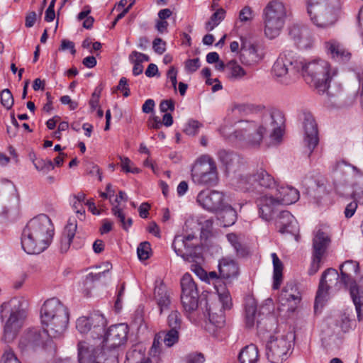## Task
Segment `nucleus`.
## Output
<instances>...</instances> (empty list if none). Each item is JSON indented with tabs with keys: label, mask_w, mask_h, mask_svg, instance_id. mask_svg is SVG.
Listing matches in <instances>:
<instances>
[{
	"label": "nucleus",
	"mask_w": 363,
	"mask_h": 363,
	"mask_svg": "<svg viewBox=\"0 0 363 363\" xmlns=\"http://www.w3.org/2000/svg\"><path fill=\"white\" fill-rule=\"evenodd\" d=\"M284 124V113L278 109H272L263 114L260 123L240 121L233 135L247 145L257 147L260 145L264 133H269L272 140L278 144L282 139Z\"/></svg>",
	"instance_id": "f257e3e1"
},
{
	"label": "nucleus",
	"mask_w": 363,
	"mask_h": 363,
	"mask_svg": "<svg viewBox=\"0 0 363 363\" xmlns=\"http://www.w3.org/2000/svg\"><path fill=\"white\" fill-rule=\"evenodd\" d=\"M54 235V226L45 214H39L30 219L22 230L21 243L29 255H38L50 245Z\"/></svg>",
	"instance_id": "f03ea898"
},
{
	"label": "nucleus",
	"mask_w": 363,
	"mask_h": 363,
	"mask_svg": "<svg viewBox=\"0 0 363 363\" xmlns=\"http://www.w3.org/2000/svg\"><path fill=\"white\" fill-rule=\"evenodd\" d=\"M28 311V303L22 297H15L3 303L0 307L1 318L6 319L3 339L10 342L17 336L23 326Z\"/></svg>",
	"instance_id": "7ed1b4c3"
},
{
	"label": "nucleus",
	"mask_w": 363,
	"mask_h": 363,
	"mask_svg": "<svg viewBox=\"0 0 363 363\" xmlns=\"http://www.w3.org/2000/svg\"><path fill=\"white\" fill-rule=\"evenodd\" d=\"M362 179H363L362 169L344 160L337 163L334 184L338 194L343 196L348 195L349 194L345 191V186H350L353 189L350 194L352 197L363 203V187L358 184Z\"/></svg>",
	"instance_id": "20e7f679"
},
{
	"label": "nucleus",
	"mask_w": 363,
	"mask_h": 363,
	"mask_svg": "<svg viewBox=\"0 0 363 363\" xmlns=\"http://www.w3.org/2000/svg\"><path fill=\"white\" fill-rule=\"evenodd\" d=\"M211 280H214L215 285L219 301L206 302V312L208 316L209 323L216 328H221L225 323L224 314L225 310H228L232 306V299L228 290L225 286L220 284L221 281L218 277L216 272L207 273V278L205 281L210 283Z\"/></svg>",
	"instance_id": "39448f33"
},
{
	"label": "nucleus",
	"mask_w": 363,
	"mask_h": 363,
	"mask_svg": "<svg viewBox=\"0 0 363 363\" xmlns=\"http://www.w3.org/2000/svg\"><path fill=\"white\" fill-rule=\"evenodd\" d=\"M306 1L308 14L315 26L327 28L336 23L341 9V0Z\"/></svg>",
	"instance_id": "423d86ee"
},
{
	"label": "nucleus",
	"mask_w": 363,
	"mask_h": 363,
	"mask_svg": "<svg viewBox=\"0 0 363 363\" xmlns=\"http://www.w3.org/2000/svg\"><path fill=\"white\" fill-rule=\"evenodd\" d=\"M303 68V58L292 50H286L274 63L272 73L280 83L288 85L298 77Z\"/></svg>",
	"instance_id": "0eeeda50"
},
{
	"label": "nucleus",
	"mask_w": 363,
	"mask_h": 363,
	"mask_svg": "<svg viewBox=\"0 0 363 363\" xmlns=\"http://www.w3.org/2000/svg\"><path fill=\"white\" fill-rule=\"evenodd\" d=\"M277 198L264 195L257 200L259 216L265 220L272 218L275 206L279 204L290 205L296 202L299 199V192L290 186H277Z\"/></svg>",
	"instance_id": "6e6552de"
},
{
	"label": "nucleus",
	"mask_w": 363,
	"mask_h": 363,
	"mask_svg": "<svg viewBox=\"0 0 363 363\" xmlns=\"http://www.w3.org/2000/svg\"><path fill=\"white\" fill-rule=\"evenodd\" d=\"M286 16V8L279 1H269L263 10L264 33L270 39L279 35L284 27Z\"/></svg>",
	"instance_id": "1a4fd4ad"
},
{
	"label": "nucleus",
	"mask_w": 363,
	"mask_h": 363,
	"mask_svg": "<svg viewBox=\"0 0 363 363\" xmlns=\"http://www.w3.org/2000/svg\"><path fill=\"white\" fill-rule=\"evenodd\" d=\"M191 179L194 184L205 186H215L219 178L216 162L205 155L196 160L191 169Z\"/></svg>",
	"instance_id": "9d476101"
},
{
	"label": "nucleus",
	"mask_w": 363,
	"mask_h": 363,
	"mask_svg": "<svg viewBox=\"0 0 363 363\" xmlns=\"http://www.w3.org/2000/svg\"><path fill=\"white\" fill-rule=\"evenodd\" d=\"M172 248L184 261L194 262L201 257L199 238L194 233L175 235Z\"/></svg>",
	"instance_id": "9b49d317"
},
{
	"label": "nucleus",
	"mask_w": 363,
	"mask_h": 363,
	"mask_svg": "<svg viewBox=\"0 0 363 363\" xmlns=\"http://www.w3.org/2000/svg\"><path fill=\"white\" fill-rule=\"evenodd\" d=\"M291 341L285 335H270L266 345L265 355L270 363H283L289 357Z\"/></svg>",
	"instance_id": "f8f14e48"
},
{
	"label": "nucleus",
	"mask_w": 363,
	"mask_h": 363,
	"mask_svg": "<svg viewBox=\"0 0 363 363\" xmlns=\"http://www.w3.org/2000/svg\"><path fill=\"white\" fill-rule=\"evenodd\" d=\"M128 326L125 323H120L111 325L108 329L105 331L104 328V333L100 336L99 340H102L101 342V352L106 350L115 349L123 344L127 340V335L128 333Z\"/></svg>",
	"instance_id": "ddd939ff"
},
{
	"label": "nucleus",
	"mask_w": 363,
	"mask_h": 363,
	"mask_svg": "<svg viewBox=\"0 0 363 363\" xmlns=\"http://www.w3.org/2000/svg\"><path fill=\"white\" fill-rule=\"evenodd\" d=\"M47 331L43 328H30L21 336L18 347L21 351H36L45 348L52 343Z\"/></svg>",
	"instance_id": "4468645a"
},
{
	"label": "nucleus",
	"mask_w": 363,
	"mask_h": 363,
	"mask_svg": "<svg viewBox=\"0 0 363 363\" xmlns=\"http://www.w3.org/2000/svg\"><path fill=\"white\" fill-rule=\"evenodd\" d=\"M106 325V318L99 313H94L89 317H80L76 323V328L80 333L85 334L89 332L94 340L102 335Z\"/></svg>",
	"instance_id": "2eb2a0df"
},
{
	"label": "nucleus",
	"mask_w": 363,
	"mask_h": 363,
	"mask_svg": "<svg viewBox=\"0 0 363 363\" xmlns=\"http://www.w3.org/2000/svg\"><path fill=\"white\" fill-rule=\"evenodd\" d=\"M181 301L186 312H192L198 308L199 293L191 276L186 273L181 279Z\"/></svg>",
	"instance_id": "dca6fc26"
},
{
	"label": "nucleus",
	"mask_w": 363,
	"mask_h": 363,
	"mask_svg": "<svg viewBox=\"0 0 363 363\" xmlns=\"http://www.w3.org/2000/svg\"><path fill=\"white\" fill-rule=\"evenodd\" d=\"M257 322L258 333L264 335L265 330L272 331L275 329L276 321L271 315L261 320L257 319V303L255 300H250L245 306V323L248 328H251Z\"/></svg>",
	"instance_id": "f3484780"
},
{
	"label": "nucleus",
	"mask_w": 363,
	"mask_h": 363,
	"mask_svg": "<svg viewBox=\"0 0 363 363\" xmlns=\"http://www.w3.org/2000/svg\"><path fill=\"white\" fill-rule=\"evenodd\" d=\"M57 312V315L43 325V328L47 331L50 338L60 337L68 326L69 320L68 308L65 306V308H61Z\"/></svg>",
	"instance_id": "a211bd4d"
},
{
	"label": "nucleus",
	"mask_w": 363,
	"mask_h": 363,
	"mask_svg": "<svg viewBox=\"0 0 363 363\" xmlns=\"http://www.w3.org/2000/svg\"><path fill=\"white\" fill-rule=\"evenodd\" d=\"M303 128L304 132L303 142L309 150V155L319 142L318 127L315 118L311 113H303Z\"/></svg>",
	"instance_id": "6ab92c4d"
},
{
	"label": "nucleus",
	"mask_w": 363,
	"mask_h": 363,
	"mask_svg": "<svg viewBox=\"0 0 363 363\" xmlns=\"http://www.w3.org/2000/svg\"><path fill=\"white\" fill-rule=\"evenodd\" d=\"M196 201L201 206L211 212L217 211L224 206L223 193L215 190L207 189L200 191Z\"/></svg>",
	"instance_id": "aec40b11"
},
{
	"label": "nucleus",
	"mask_w": 363,
	"mask_h": 363,
	"mask_svg": "<svg viewBox=\"0 0 363 363\" xmlns=\"http://www.w3.org/2000/svg\"><path fill=\"white\" fill-rule=\"evenodd\" d=\"M219 162L225 167L226 172H236L244 165L242 159L235 152L224 149L217 152Z\"/></svg>",
	"instance_id": "412c9836"
},
{
	"label": "nucleus",
	"mask_w": 363,
	"mask_h": 363,
	"mask_svg": "<svg viewBox=\"0 0 363 363\" xmlns=\"http://www.w3.org/2000/svg\"><path fill=\"white\" fill-rule=\"evenodd\" d=\"M289 35L294 43L301 49H307L311 46V33L306 26L298 24L293 25L289 28Z\"/></svg>",
	"instance_id": "4be33fe9"
},
{
	"label": "nucleus",
	"mask_w": 363,
	"mask_h": 363,
	"mask_svg": "<svg viewBox=\"0 0 363 363\" xmlns=\"http://www.w3.org/2000/svg\"><path fill=\"white\" fill-rule=\"evenodd\" d=\"M154 300L159 308L160 314L170 309L172 293L162 281H157L154 289Z\"/></svg>",
	"instance_id": "5701e85b"
},
{
	"label": "nucleus",
	"mask_w": 363,
	"mask_h": 363,
	"mask_svg": "<svg viewBox=\"0 0 363 363\" xmlns=\"http://www.w3.org/2000/svg\"><path fill=\"white\" fill-rule=\"evenodd\" d=\"M330 64L324 60H316L308 63H306L303 60V68L301 73L303 74L307 84L314 83V79H316L318 74L321 72H326L329 69Z\"/></svg>",
	"instance_id": "b1692460"
},
{
	"label": "nucleus",
	"mask_w": 363,
	"mask_h": 363,
	"mask_svg": "<svg viewBox=\"0 0 363 363\" xmlns=\"http://www.w3.org/2000/svg\"><path fill=\"white\" fill-rule=\"evenodd\" d=\"M276 227L282 234L296 235L298 231V223L294 216L288 211H282L276 219Z\"/></svg>",
	"instance_id": "393cba45"
},
{
	"label": "nucleus",
	"mask_w": 363,
	"mask_h": 363,
	"mask_svg": "<svg viewBox=\"0 0 363 363\" xmlns=\"http://www.w3.org/2000/svg\"><path fill=\"white\" fill-rule=\"evenodd\" d=\"M60 301L56 298H52L45 301L40 308V320L42 325L50 321L57 315L61 308H65Z\"/></svg>",
	"instance_id": "a878e982"
},
{
	"label": "nucleus",
	"mask_w": 363,
	"mask_h": 363,
	"mask_svg": "<svg viewBox=\"0 0 363 363\" xmlns=\"http://www.w3.org/2000/svg\"><path fill=\"white\" fill-rule=\"evenodd\" d=\"M327 53L334 60L339 62H346L350 60V53L344 48L343 45L336 40H330L325 43Z\"/></svg>",
	"instance_id": "bb28decb"
},
{
	"label": "nucleus",
	"mask_w": 363,
	"mask_h": 363,
	"mask_svg": "<svg viewBox=\"0 0 363 363\" xmlns=\"http://www.w3.org/2000/svg\"><path fill=\"white\" fill-rule=\"evenodd\" d=\"M253 181L257 186L265 189H272L277 186L275 179L263 167H257L254 172Z\"/></svg>",
	"instance_id": "cd10ccee"
},
{
	"label": "nucleus",
	"mask_w": 363,
	"mask_h": 363,
	"mask_svg": "<svg viewBox=\"0 0 363 363\" xmlns=\"http://www.w3.org/2000/svg\"><path fill=\"white\" fill-rule=\"evenodd\" d=\"M330 243L329 235L322 229L318 228L314 231L313 239V253L316 254L317 257L323 255L328 247Z\"/></svg>",
	"instance_id": "c85d7f7f"
},
{
	"label": "nucleus",
	"mask_w": 363,
	"mask_h": 363,
	"mask_svg": "<svg viewBox=\"0 0 363 363\" xmlns=\"http://www.w3.org/2000/svg\"><path fill=\"white\" fill-rule=\"evenodd\" d=\"M279 301L282 305L294 301V305L299 303L301 300V294L295 282H288L282 289L279 295Z\"/></svg>",
	"instance_id": "c756f323"
},
{
	"label": "nucleus",
	"mask_w": 363,
	"mask_h": 363,
	"mask_svg": "<svg viewBox=\"0 0 363 363\" xmlns=\"http://www.w3.org/2000/svg\"><path fill=\"white\" fill-rule=\"evenodd\" d=\"M218 270L221 278L228 279L235 278L238 274V266L230 257H223L218 262Z\"/></svg>",
	"instance_id": "7c9ffc66"
},
{
	"label": "nucleus",
	"mask_w": 363,
	"mask_h": 363,
	"mask_svg": "<svg viewBox=\"0 0 363 363\" xmlns=\"http://www.w3.org/2000/svg\"><path fill=\"white\" fill-rule=\"evenodd\" d=\"M342 283L347 286L354 281V276L359 272V263L353 260H347L340 267Z\"/></svg>",
	"instance_id": "2f4dec72"
},
{
	"label": "nucleus",
	"mask_w": 363,
	"mask_h": 363,
	"mask_svg": "<svg viewBox=\"0 0 363 363\" xmlns=\"http://www.w3.org/2000/svg\"><path fill=\"white\" fill-rule=\"evenodd\" d=\"M77 228V224L76 219L74 218H69L60 239L61 252H66L68 250L74 238Z\"/></svg>",
	"instance_id": "473e14b6"
},
{
	"label": "nucleus",
	"mask_w": 363,
	"mask_h": 363,
	"mask_svg": "<svg viewBox=\"0 0 363 363\" xmlns=\"http://www.w3.org/2000/svg\"><path fill=\"white\" fill-rule=\"evenodd\" d=\"M337 74L336 69H326V72H321V74H318L316 79H314V83L308 84L310 86L314 87L318 92L325 93L330 86V82L332 78Z\"/></svg>",
	"instance_id": "72a5a7b5"
},
{
	"label": "nucleus",
	"mask_w": 363,
	"mask_h": 363,
	"mask_svg": "<svg viewBox=\"0 0 363 363\" xmlns=\"http://www.w3.org/2000/svg\"><path fill=\"white\" fill-rule=\"evenodd\" d=\"M337 74L336 69H326V72H321V74H318L316 79H314V83L308 84L310 86L314 87L318 92L325 93L330 86V82L332 78Z\"/></svg>",
	"instance_id": "f704fd0d"
},
{
	"label": "nucleus",
	"mask_w": 363,
	"mask_h": 363,
	"mask_svg": "<svg viewBox=\"0 0 363 363\" xmlns=\"http://www.w3.org/2000/svg\"><path fill=\"white\" fill-rule=\"evenodd\" d=\"M241 40V53L240 59L242 64L250 65L256 61L257 49L255 46L250 42H247L243 38Z\"/></svg>",
	"instance_id": "c9c22d12"
},
{
	"label": "nucleus",
	"mask_w": 363,
	"mask_h": 363,
	"mask_svg": "<svg viewBox=\"0 0 363 363\" xmlns=\"http://www.w3.org/2000/svg\"><path fill=\"white\" fill-rule=\"evenodd\" d=\"M320 281L325 282V285L333 286L334 290H339L345 286L342 283V277H340L337 271L333 268H329L323 273Z\"/></svg>",
	"instance_id": "e433bc0d"
},
{
	"label": "nucleus",
	"mask_w": 363,
	"mask_h": 363,
	"mask_svg": "<svg viewBox=\"0 0 363 363\" xmlns=\"http://www.w3.org/2000/svg\"><path fill=\"white\" fill-rule=\"evenodd\" d=\"M239 363H256L259 360V350L254 344L243 347L238 354Z\"/></svg>",
	"instance_id": "4c0bfd02"
},
{
	"label": "nucleus",
	"mask_w": 363,
	"mask_h": 363,
	"mask_svg": "<svg viewBox=\"0 0 363 363\" xmlns=\"http://www.w3.org/2000/svg\"><path fill=\"white\" fill-rule=\"evenodd\" d=\"M218 220L223 227L233 225L237 220V213L230 206H225L220 209Z\"/></svg>",
	"instance_id": "58836bf2"
},
{
	"label": "nucleus",
	"mask_w": 363,
	"mask_h": 363,
	"mask_svg": "<svg viewBox=\"0 0 363 363\" xmlns=\"http://www.w3.org/2000/svg\"><path fill=\"white\" fill-rule=\"evenodd\" d=\"M105 269L103 272H99L97 274H94L92 272L88 274L86 276L85 279L84 280V286L86 288L85 290H87L86 291V294L88 296L89 294V291L88 289H90L93 288L94 286V282L95 281H99L102 277H104L106 273L109 272V270L112 268V264L106 262L104 263Z\"/></svg>",
	"instance_id": "ea45409f"
},
{
	"label": "nucleus",
	"mask_w": 363,
	"mask_h": 363,
	"mask_svg": "<svg viewBox=\"0 0 363 363\" xmlns=\"http://www.w3.org/2000/svg\"><path fill=\"white\" fill-rule=\"evenodd\" d=\"M333 289V286L325 285V282L320 281L318 289L316 293L314 309L315 311L320 306L322 308L325 302L329 297V290Z\"/></svg>",
	"instance_id": "a19ab883"
},
{
	"label": "nucleus",
	"mask_w": 363,
	"mask_h": 363,
	"mask_svg": "<svg viewBox=\"0 0 363 363\" xmlns=\"http://www.w3.org/2000/svg\"><path fill=\"white\" fill-rule=\"evenodd\" d=\"M256 184L253 181V174H240L237 179V187L242 191L255 192Z\"/></svg>",
	"instance_id": "79ce46f5"
},
{
	"label": "nucleus",
	"mask_w": 363,
	"mask_h": 363,
	"mask_svg": "<svg viewBox=\"0 0 363 363\" xmlns=\"http://www.w3.org/2000/svg\"><path fill=\"white\" fill-rule=\"evenodd\" d=\"M271 257L272 258L273 267H274V284L273 288L274 289H279L281 278H282V269L283 265L281 260L279 259L277 255L275 252L272 253Z\"/></svg>",
	"instance_id": "37998d69"
},
{
	"label": "nucleus",
	"mask_w": 363,
	"mask_h": 363,
	"mask_svg": "<svg viewBox=\"0 0 363 363\" xmlns=\"http://www.w3.org/2000/svg\"><path fill=\"white\" fill-rule=\"evenodd\" d=\"M228 77L232 80H240L246 74L245 70L235 61H230L226 64Z\"/></svg>",
	"instance_id": "c03bdc74"
},
{
	"label": "nucleus",
	"mask_w": 363,
	"mask_h": 363,
	"mask_svg": "<svg viewBox=\"0 0 363 363\" xmlns=\"http://www.w3.org/2000/svg\"><path fill=\"white\" fill-rule=\"evenodd\" d=\"M111 212L113 215L118 218V221L121 223V225L123 228V229L125 231H128L133 224L132 218H126L125 214L123 208H121L118 205H114L113 203Z\"/></svg>",
	"instance_id": "a18cd8bd"
},
{
	"label": "nucleus",
	"mask_w": 363,
	"mask_h": 363,
	"mask_svg": "<svg viewBox=\"0 0 363 363\" xmlns=\"http://www.w3.org/2000/svg\"><path fill=\"white\" fill-rule=\"evenodd\" d=\"M225 16V11L220 8L212 14L209 21L205 24V28L208 31L213 30L224 19Z\"/></svg>",
	"instance_id": "49530a36"
},
{
	"label": "nucleus",
	"mask_w": 363,
	"mask_h": 363,
	"mask_svg": "<svg viewBox=\"0 0 363 363\" xmlns=\"http://www.w3.org/2000/svg\"><path fill=\"white\" fill-rule=\"evenodd\" d=\"M350 295L355 306L358 319L360 320L361 308H363V290H359L355 289L354 286H351Z\"/></svg>",
	"instance_id": "de8ad7c7"
},
{
	"label": "nucleus",
	"mask_w": 363,
	"mask_h": 363,
	"mask_svg": "<svg viewBox=\"0 0 363 363\" xmlns=\"http://www.w3.org/2000/svg\"><path fill=\"white\" fill-rule=\"evenodd\" d=\"M228 241L231 244L235 250L237 255L245 257L247 254V250L238 240V236L235 233H229L226 235Z\"/></svg>",
	"instance_id": "09e8293b"
},
{
	"label": "nucleus",
	"mask_w": 363,
	"mask_h": 363,
	"mask_svg": "<svg viewBox=\"0 0 363 363\" xmlns=\"http://www.w3.org/2000/svg\"><path fill=\"white\" fill-rule=\"evenodd\" d=\"M33 163L35 169L43 174H47L55 168V164L50 160L35 159L33 160Z\"/></svg>",
	"instance_id": "8fccbe9b"
},
{
	"label": "nucleus",
	"mask_w": 363,
	"mask_h": 363,
	"mask_svg": "<svg viewBox=\"0 0 363 363\" xmlns=\"http://www.w3.org/2000/svg\"><path fill=\"white\" fill-rule=\"evenodd\" d=\"M162 337V342L164 345L170 347L176 344L179 340V330L170 329L167 332H160Z\"/></svg>",
	"instance_id": "3c124183"
},
{
	"label": "nucleus",
	"mask_w": 363,
	"mask_h": 363,
	"mask_svg": "<svg viewBox=\"0 0 363 363\" xmlns=\"http://www.w3.org/2000/svg\"><path fill=\"white\" fill-rule=\"evenodd\" d=\"M182 315L180 313L177 311H172L167 317V325L170 329L179 330L182 328Z\"/></svg>",
	"instance_id": "603ef678"
},
{
	"label": "nucleus",
	"mask_w": 363,
	"mask_h": 363,
	"mask_svg": "<svg viewBox=\"0 0 363 363\" xmlns=\"http://www.w3.org/2000/svg\"><path fill=\"white\" fill-rule=\"evenodd\" d=\"M1 104L6 109H11L14 104V99L11 91L9 89H4L0 94Z\"/></svg>",
	"instance_id": "864d4df0"
},
{
	"label": "nucleus",
	"mask_w": 363,
	"mask_h": 363,
	"mask_svg": "<svg viewBox=\"0 0 363 363\" xmlns=\"http://www.w3.org/2000/svg\"><path fill=\"white\" fill-rule=\"evenodd\" d=\"M150 252L151 247L148 242H143L138 246L137 254L139 259H147L150 257Z\"/></svg>",
	"instance_id": "5fc2aeb1"
},
{
	"label": "nucleus",
	"mask_w": 363,
	"mask_h": 363,
	"mask_svg": "<svg viewBox=\"0 0 363 363\" xmlns=\"http://www.w3.org/2000/svg\"><path fill=\"white\" fill-rule=\"evenodd\" d=\"M203 124L196 120H189L184 128V132L189 135H195L199 133Z\"/></svg>",
	"instance_id": "6e6d98bb"
},
{
	"label": "nucleus",
	"mask_w": 363,
	"mask_h": 363,
	"mask_svg": "<svg viewBox=\"0 0 363 363\" xmlns=\"http://www.w3.org/2000/svg\"><path fill=\"white\" fill-rule=\"evenodd\" d=\"M205 357L201 352H192L186 354L182 363H204Z\"/></svg>",
	"instance_id": "4d7b16f0"
},
{
	"label": "nucleus",
	"mask_w": 363,
	"mask_h": 363,
	"mask_svg": "<svg viewBox=\"0 0 363 363\" xmlns=\"http://www.w3.org/2000/svg\"><path fill=\"white\" fill-rule=\"evenodd\" d=\"M1 363H21V362L14 352L11 348H7L1 356Z\"/></svg>",
	"instance_id": "13d9d810"
},
{
	"label": "nucleus",
	"mask_w": 363,
	"mask_h": 363,
	"mask_svg": "<svg viewBox=\"0 0 363 363\" xmlns=\"http://www.w3.org/2000/svg\"><path fill=\"white\" fill-rule=\"evenodd\" d=\"M119 159L121 160V167L125 172H131L133 174H138L140 172V169L138 168L130 167L132 162L128 157L120 156Z\"/></svg>",
	"instance_id": "bf43d9fd"
},
{
	"label": "nucleus",
	"mask_w": 363,
	"mask_h": 363,
	"mask_svg": "<svg viewBox=\"0 0 363 363\" xmlns=\"http://www.w3.org/2000/svg\"><path fill=\"white\" fill-rule=\"evenodd\" d=\"M201 67L199 58L189 59L185 62L184 68L186 72L193 73Z\"/></svg>",
	"instance_id": "052dcab7"
},
{
	"label": "nucleus",
	"mask_w": 363,
	"mask_h": 363,
	"mask_svg": "<svg viewBox=\"0 0 363 363\" xmlns=\"http://www.w3.org/2000/svg\"><path fill=\"white\" fill-rule=\"evenodd\" d=\"M316 255V254L313 253V260L308 269L309 275H313L319 270L323 255L318 257Z\"/></svg>",
	"instance_id": "680f3d73"
},
{
	"label": "nucleus",
	"mask_w": 363,
	"mask_h": 363,
	"mask_svg": "<svg viewBox=\"0 0 363 363\" xmlns=\"http://www.w3.org/2000/svg\"><path fill=\"white\" fill-rule=\"evenodd\" d=\"M253 18L252 9L246 6L240 11L239 19L241 22H248Z\"/></svg>",
	"instance_id": "e2e57ef3"
},
{
	"label": "nucleus",
	"mask_w": 363,
	"mask_h": 363,
	"mask_svg": "<svg viewBox=\"0 0 363 363\" xmlns=\"http://www.w3.org/2000/svg\"><path fill=\"white\" fill-rule=\"evenodd\" d=\"M118 91H122L125 97H128L130 94V91L128 84V79L123 77L120 79L118 86H116Z\"/></svg>",
	"instance_id": "0e129e2a"
},
{
	"label": "nucleus",
	"mask_w": 363,
	"mask_h": 363,
	"mask_svg": "<svg viewBox=\"0 0 363 363\" xmlns=\"http://www.w3.org/2000/svg\"><path fill=\"white\" fill-rule=\"evenodd\" d=\"M152 48L156 53L162 55L166 50V43L160 38H156L152 42Z\"/></svg>",
	"instance_id": "69168bd1"
},
{
	"label": "nucleus",
	"mask_w": 363,
	"mask_h": 363,
	"mask_svg": "<svg viewBox=\"0 0 363 363\" xmlns=\"http://www.w3.org/2000/svg\"><path fill=\"white\" fill-rule=\"evenodd\" d=\"M175 109V103L172 99L162 100L160 104V110L162 113H165L168 111H174Z\"/></svg>",
	"instance_id": "338daca9"
},
{
	"label": "nucleus",
	"mask_w": 363,
	"mask_h": 363,
	"mask_svg": "<svg viewBox=\"0 0 363 363\" xmlns=\"http://www.w3.org/2000/svg\"><path fill=\"white\" fill-rule=\"evenodd\" d=\"M132 58L134 61L141 64L150 60L148 55L135 50L133 51L129 55V60H132Z\"/></svg>",
	"instance_id": "774afa93"
}]
</instances>
